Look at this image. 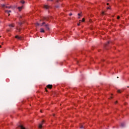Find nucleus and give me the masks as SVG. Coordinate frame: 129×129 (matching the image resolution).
<instances>
[{
  "label": "nucleus",
  "mask_w": 129,
  "mask_h": 129,
  "mask_svg": "<svg viewBox=\"0 0 129 129\" xmlns=\"http://www.w3.org/2000/svg\"><path fill=\"white\" fill-rule=\"evenodd\" d=\"M2 7L3 9H11V7L6 6V5H2Z\"/></svg>",
  "instance_id": "nucleus-1"
},
{
  "label": "nucleus",
  "mask_w": 129,
  "mask_h": 129,
  "mask_svg": "<svg viewBox=\"0 0 129 129\" xmlns=\"http://www.w3.org/2000/svg\"><path fill=\"white\" fill-rule=\"evenodd\" d=\"M15 38H16V39H18V40H23V37H21V36H18V35H16V36H15Z\"/></svg>",
  "instance_id": "nucleus-2"
},
{
  "label": "nucleus",
  "mask_w": 129,
  "mask_h": 129,
  "mask_svg": "<svg viewBox=\"0 0 129 129\" xmlns=\"http://www.w3.org/2000/svg\"><path fill=\"white\" fill-rule=\"evenodd\" d=\"M5 13H7L8 14V16H10V13H12V11L11 10H5Z\"/></svg>",
  "instance_id": "nucleus-3"
},
{
  "label": "nucleus",
  "mask_w": 129,
  "mask_h": 129,
  "mask_svg": "<svg viewBox=\"0 0 129 129\" xmlns=\"http://www.w3.org/2000/svg\"><path fill=\"white\" fill-rule=\"evenodd\" d=\"M43 122H44V120L42 121V123L39 124V128H42V125L43 124Z\"/></svg>",
  "instance_id": "nucleus-4"
},
{
  "label": "nucleus",
  "mask_w": 129,
  "mask_h": 129,
  "mask_svg": "<svg viewBox=\"0 0 129 129\" xmlns=\"http://www.w3.org/2000/svg\"><path fill=\"white\" fill-rule=\"evenodd\" d=\"M44 26L46 28V30H49V25L48 24H45L44 25Z\"/></svg>",
  "instance_id": "nucleus-5"
},
{
  "label": "nucleus",
  "mask_w": 129,
  "mask_h": 129,
  "mask_svg": "<svg viewBox=\"0 0 129 129\" xmlns=\"http://www.w3.org/2000/svg\"><path fill=\"white\" fill-rule=\"evenodd\" d=\"M50 8V7L48 6V5H45L44 6V8L46 10H48V9H49Z\"/></svg>",
  "instance_id": "nucleus-6"
},
{
  "label": "nucleus",
  "mask_w": 129,
  "mask_h": 129,
  "mask_svg": "<svg viewBox=\"0 0 129 129\" xmlns=\"http://www.w3.org/2000/svg\"><path fill=\"white\" fill-rule=\"evenodd\" d=\"M47 88H49V89H51V88H52V85H48L47 86Z\"/></svg>",
  "instance_id": "nucleus-7"
},
{
  "label": "nucleus",
  "mask_w": 129,
  "mask_h": 129,
  "mask_svg": "<svg viewBox=\"0 0 129 129\" xmlns=\"http://www.w3.org/2000/svg\"><path fill=\"white\" fill-rule=\"evenodd\" d=\"M18 9L19 12H21V11H22V9H23V6L19 7L18 8Z\"/></svg>",
  "instance_id": "nucleus-8"
},
{
  "label": "nucleus",
  "mask_w": 129,
  "mask_h": 129,
  "mask_svg": "<svg viewBox=\"0 0 129 129\" xmlns=\"http://www.w3.org/2000/svg\"><path fill=\"white\" fill-rule=\"evenodd\" d=\"M9 26L10 28H14V27H15V25H14V24H9Z\"/></svg>",
  "instance_id": "nucleus-9"
},
{
  "label": "nucleus",
  "mask_w": 129,
  "mask_h": 129,
  "mask_svg": "<svg viewBox=\"0 0 129 129\" xmlns=\"http://www.w3.org/2000/svg\"><path fill=\"white\" fill-rule=\"evenodd\" d=\"M40 32L41 33H44L45 32V30H44V29L41 28L40 29Z\"/></svg>",
  "instance_id": "nucleus-10"
},
{
  "label": "nucleus",
  "mask_w": 129,
  "mask_h": 129,
  "mask_svg": "<svg viewBox=\"0 0 129 129\" xmlns=\"http://www.w3.org/2000/svg\"><path fill=\"white\" fill-rule=\"evenodd\" d=\"M125 125V124L124 123H121V126H122V127H123V126H124Z\"/></svg>",
  "instance_id": "nucleus-11"
},
{
  "label": "nucleus",
  "mask_w": 129,
  "mask_h": 129,
  "mask_svg": "<svg viewBox=\"0 0 129 129\" xmlns=\"http://www.w3.org/2000/svg\"><path fill=\"white\" fill-rule=\"evenodd\" d=\"M44 20H46V21H48L49 20V17H44Z\"/></svg>",
  "instance_id": "nucleus-12"
},
{
  "label": "nucleus",
  "mask_w": 129,
  "mask_h": 129,
  "mask_svg": "<svg viewBox=\"0 0 129 129\" xmlns=\"http://www.w3.org/2000/svg\"><path fill=\"white\" fill-rule=\"evenodd\" d=\"M80 128H84V125H80Z\"/></svg>",
  "instance_id": "nucleus-13"
},
{
  "label": "nucleus",
  "mask_w": 129,
  "mask_h": 129,
  "mask_svg": "<svg viewBox=\"0 0 129 129\" xmlns=\"http://www.w3.org/2000/svg\"><path fill=\"white\" fill-rule=\"evenodd\" d=\"M17 31H18V32H20L21 28H17Z\"/></svg>",
  "instance_id": "nucleus-14"
},
{
  "label": "nucleus",
  "mask_w": 129,
  "mask_h": 129,
  "mask_svg": "<svg viewBox=\"0 0 129 129\" xmlns=\"http://www.w3.org/2000/svg\"><path fill=\"white\" fill-rule=\"evenodd\" d=\"M21 4H25V1H21Z\"/></svg>",
  "instance_id": "nucleus-15"
},
{
  "label": "nucleus",
  "mask_w": 129,
  "mask_h": 129,
  "mask_svg": "<svg viewBox=\"0 0 129 129\" xmlns=\"http://www.w3.org/2000/svg\"><path fill=\"white\" fill-rule=\"evenodd\" d=\"M85 19H84V18H83L82 21H80V22H85Z\"/></svg>",
  "instance_id": "nucleus-16"
},
{
  "label": "nucleus",
  "mask_w": 129,
  "mask_h": 129,
  "mask_svg": "<svg viewBox=\"0 0 129 129\" xmlns=\"http://www.w3.org/2000/svg\"><path fill=\"white\" fill-rule=\"evenodd\" d=\"M19 25L20 26H22V25H23V23H22V22H19Z\"/></svg>",
  "instance_id": "nucleus-17"
},
{
  "label": "nucleus",
  "mask_w": 129,
  "mask_h": 129,
  "mask_svg": "<svg viewBox=\"0 0 129 129\" xmlns=\"http://www.w3.org/2000/svg\"><path fill=\"white\" fill-rule=\"evenodd\" d=\"M117 92L118 93H120L121 92L120 91V90H118Z\"/></svg>",
  "instance_id": "nucleus-18"
},
{
  "label": "nucleus",
  "mask_w": 129,
  "mask_h": 129,
  "mask_svg": "<svg viewBox=\"0 0 129 129\" xmlns=\"http://www.w3.org/2000/svg\"><path fill=\"white\" fill-rule=\"evenodd\" d=\"M36 26H40V24H39V23H37L36 24Z\"/></svg>",
  "instance_id": "nucleus-19"
},
{
  "label": "nucleus",
  "mask_w": 129,
  "mask_h": 129,
  "mask_svg": "<svg viewBox=\"0 0 129 129\" xmlns=\"http://www.w3.org/2000/svg\"><path fill=\"white\" fill-rule=\"evenodd\" d=\"M45 22H43L42 24L41 25V26H43V25H45Z\"/></svg>",
  "instance_id": "nucleus-20"
},
{
  "label": "nucleus",
  "mask_w": 129,
  "mask_h": 129,
  "mask_svg": "<svg viewBox=\"0 0 129 129\" xmlns=\"http://www.w3.org/2000/svg\"><path fill=\"white\" fill-rule=\"evenodd\" d=\"M119 16H117V20H119Z\"/></svg>",
  "instance_id": "nucleus-21"
},
{
  "label": "nucleus",
  "mask_w": 129,
  "mask_h": 129,
  "mask_svg": "<svg viewBox=\"0 0 129 129\" xmlns=\"http://www.w3.org/2000/svg\"><path fill=\"white\" fill-rule=\"evenodd\" d=\"M7 32H11V30H8Z\"/></svg>",
  "instance_id": "nucleus-22"
},
{
  "label": "nucleus",
  "mask_w": 129,
  "mask_h": 129,
  "mask_svg": "<svg viewBox=\"0 0 129 129\" xmlns=\"http://www.w3.org/2000/svg\"><path fill=\"white\" fill-rule=\"evenodd\" d=\"M70 16H72V13L70 14Z\"/></svg>",
  "instance_id": "nucleus-23"
},
{
  "label": "nucleus",
  "mask_w": 129,
  "mask_h": 129,
  "mask_svg": "<svg viewBox=\"0 0 129 129\" xmlns=\"http://www.w3.org/2000/svg\"><path fill=\"white\" fill-rule=\"evenodd\" d=\"M116 103H117V101H116V102H115V104H116Z\"/></svg>",
  "instance_id": "nucleus-24"
},
{
  "label": "nucleus",
  "mask_w": 129,
  "mask_h": 129,
  "mask_svg": "<svg viewBox=\"0 0 129 129\" xmlns=\"http://www.w3.org/2000/svg\"><path fill=\"white\" fill-rule=\"evenodd\" d=\"M78 15V16H80V13H79Z\"/></svg>",
  "instance_id": "nucleus-25"
},
{
  "label": "nucleus",
  "mask_w": 129,
  "mask_h": 129,
  "mask_svg": "<svg viewBox=\"0 0 129 129\" xmlns=\"http://www.w3.org/2000/svg\"><path fill=\"white\" fill-rule=\"evenodd\" d=\"M108 5H109V4H108V3H107V6H108Z\"/></svg>",
  "instance_id": "nucleus-26"
},
{
  "label": "nucleus",
  "mask_w": 129,
  "mask_h": 129,
  "mask_svg": "<svg viewBox=\"0 0 129 129\" xmlns=\"http://www.w3.org/2000/svg\"><path fill=\"white\" fill-rule=\"evenodd\" d=\"M78 26H80V24H78Z\"/></svg>",
  "instance_id": "nucleus-27"
},
{
  "label": "nucleus",
  "mask_w": 129,
  "mask_h": 129,
  "mask_svg": "<svg viewBox=\"0 0 129 129\" xmlns=\"http://www.w3.org/2000/svg\"><path fill=\"white\" fill-rule=\"evenodd\" d=\"M47 1H50L51 2L53 1V0H47Z\"/></svg>",
  "instance_id": "nucleus-28"
},
{
  "label": "nucleus",
  "mask_w": 129,
  "mask_h": 129,
  "mask_svg": "<svg viewBox=\"0 0 129 129\" xmlns=\"http://www.w3.org/2000/svg\"><path fill=\"white\" fill-rule=\"evenodd\" d=\"M107 2H109V1H110V0H106Z\"/></svg>",
  "instance_id": "nucleus-29"
},
{
  "label": "nucleus",
  "mask_w": 129,
  "mask_h": 129,
  "mask_svg": "<svg viewBox=\"0 0 129 129\" xmlns=\"http://www.w3.org/2000/svg\"><path fill=\"white\" fill-rule=\"evenodd\" d=\"M0 48H2V45H0Z\"/></svg>",
  "instance_id": "nucleus-30"
},
{
  "label": "nucleus",
  "mask_w": 129,
  "mask_h": 129,
  "mask_svg": "<svg viewBox=\"0 0 129 129\" xmlns=\"http://www.w3.org/2000/svg\"><path fill=\"white\" fill-rule=\"evenodd\" d=\"M45 90L47 91V89H45Z\"/></svg>",
  "instance_id": "nucleus-31"
},
{
  "label": "nucleus",
  "mask_w": 129,
  "mask_h": 129,
  "mask_svg": "<svg viewBox=\"0 0 129 129\" xmlns=\"http://www.w3.org/2000/svg\"><path fill=\"white\" fill-rule=\"evenodd\" d=\"M77 62H78V60H77Z\"/></svg>",
  "instance_id": "nucleus-32"
}]
</instances>
